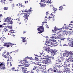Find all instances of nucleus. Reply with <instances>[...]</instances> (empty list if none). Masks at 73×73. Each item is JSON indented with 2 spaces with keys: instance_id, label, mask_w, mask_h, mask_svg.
Segmentation results:
<instances>
[{
  "instance_id": "7c9ffc66",
  "label": "nucleus",
  "mask_w": 73,
  "mask_h": 73,
  "mask_svg": "<svg viewBox=\"0 0 73 73\" xmlns=\"http://www.w3.org/2000/svg\"><path fill=\"white\" fill-rule=\"evenodd\" d=\"M5 55H9V52L7 51H5L4 52Z\"/></svg>"
},
{
  "instance_id": "20e7f679",
  "label": "nucleus",
  "mask_w": 73,
  "mask_h": 73,
  "mask_svg": "<svg viewBox=\"0 0 73 73\" xmlns=\"http://www.w3.org/2000/svg\"><path fill=\"white\" fill-rule=\"evenodd\" d=\"M4 46H6L7 48H9L11 46V47H12V44L10 42H5L3 45Z\"/></svg>"
},
{
  "instance_id": "bb28decb",
  "label": "nucleus",
  "mask_w": 73,
  "mask_h": 73,
  "mask_svg": "<svg viewBox=\"0 0 73 73\" xmlns=\"http://www.w3.org/2000/svg\"><path fill=\"white\" fill-rule=\"evenodd\" d=\"M1 2L2 3H4V4H6L7 3V0H1Z\"/></svg>"
},
{
  "instance_id": "3c124183",
  "label": "nucleus",
  "mask_w": 73,
  "mask_h": 73,
  "mask_svg": "<svg viewBox=\"0 0 73 73\" xmlns=\"http://www.w3.org/2000/svg\"><path fill=\"white\" fill-rule=\"evenodd\" d=\"M8 28L9 29H12V27L11 26H8Z\"/></svg>"
},
{
  "instance_id": "7ed1b4c3",
  "label": "nucleus",
  "mask_w": 73,
  "mask_h": 73,
  "mask_svg": "<svg viewBox=\"0 0 73 73\" xmlns=\"http://www.w3.org/2000/svg\"><path fill=\"white\" fill-rule=\"evenodd\" d=\"M21 15H24V17H25V19H28V17H29V15H30V13H28L27 12H26V13H21Z\"/></svg>"
},
{
  "instance_id": "79ce46f5",
  "label": "nucleus",
  "mask_w": 73,
  "mask_h": 73,
  "mask_svg": "<svg viewBox=\"0 0 73 73\" xmlns=\"http://www.w3.org/2000/svg\"><path fill=\"white\" fill-rule=\"evenodd\" d=\"M66 71H67V70H66V69H65L63 71V73H67L66 72Z\"/></svg>"
},
{
  "instance_id": "cd10ccee",
  "label": "nucleus",
  "mask_w": 73,
  "mask_h": 73,
  "mask_svg": "<svg viewBox=\"0 0 73 73\" xmlns=\"http://www.w3.org/2000/svg\"><path fill=\"white\" fill-rule=\"evenodd\" d=\"M57 9L54 7H53V11H54V13H56V11H57Z\"/></svg>"
},
{
  "instance_id": "a878e982",
  "label": "nucleus",
  "mask_w": 73,
  "mask_h": 73,
  "mask_svg": "<svg viewBox=\"0 0 73 73\" xmlns=\"http://www.w3.org/2000/svg\"><path fill=\"white\" fill-rule=\"evenodd\" d=\"M67 31H68V32H71V31H73V28L72 27L71 28H70V29L69 28H67Z\"/></svg>"
},
{
  "instance_id": "0eeeda50",
  "label": "nucleus",
  "mask_w": 73,
  "mask_h": 73,
  "mask_svg": "<svg viewBox=\"0 0 73 73\" xmlns=\"http://www.w3.org/2000/svg\"><path fill=\"white\" fill-rule=\"evenodd\" d=\"M51 41H47L46 42V45H48V46H50V45H53V43L52 42H53V41L52 40H50Z\"/></svg>"
},
{
  "instance_id": "a211bd4d",
  "label": "nucleus",
  "mask_w": 73,
  "mask_h": 73,
  "mask_svg": "<svg viewBox=\"0 0 73 73\" xmlns=\"http://www.w3.org/2000/svg\"><path fill=\"white\" fill-rule=\"evenodd\" d=\"M71 41L72 42H70V44H68L69 46L71 47H73V40H72Z\"/></svg>"
},
{
  "instance_id": "4be33fe9",
  "label": "nucleus",
  "mask_w": 73,
  "mask_h": 73,
  "mask_svg": "<svg viewBox=\"0 0 73 73\" xmlns=\"http://www.w3.org/2000/svg\"><path fill=\"white\" fill-rule=\"evenodd\" d=\"M58 30V28L56 27H54V29L53 30H52V31L53 32H55V31H57Z\"/></svg>"
},
{
  "instance_id": "4468645a",
  "label": "nucleus",
  "mask_w": 73,
  "mask_h": 73,
  "mask_svg": "<svg viewBox=\"0 0 73 73\" xmlns=\"http://www.w3.org/2000/svg\"><path fill=\"white\" fill-rule=\"evenodd\" d=\"M65 52H66V53H64V57H68L69 55L68 53V51L67 50H65Z\"/></svg>"
},
{
  "instance_id": "603ef678",
  "label": "nucleus",
  "mask_w": 73,
  "mask_h": 73,
  "mask_svg": "<svg viewBox=\"0 0 73 73\" xmlns=\"http://www.w3.org/2000/svg\"><path fill=\"white\" fill-rule=\"evenodd\" d=\"M42 32H43V31H40L38 33H39V34H40V33H42Z\"/></svg>"
},
{
  "instance_id": "4d7b16f0",
  "label": "nucleus",
  "mask_w": 73,
  "mask_h": 73,
  "mask_svg": "<svg viewBox=\"0 0 73 73\" xmlns=\"http://www.w3.org/2000/svg\"><path fill=\"white\" fill-rule=\"evenodd\" d=\"M13 23V22H12V21H10V23H9V24H12Z\"/></svg>"
},
{
  "instance_id": "de8ad7c7",
  "label": "nucleus",
  "mask_w": 73,
  "mask_h": 73,
  "mask_svg": "<svg viewBox=\"0 0 73 73\" xmlns=\"http://www.w3.org/2000/svg\"><path fill=\"white\" fill-rule=\"evenodd\" d=\"M8 9V7H5L4 8V10H7Z\"/></svg>"
},
{
  "instance_id": "72a5a7b5",
  "label": "nucleus",
  "mask_w": 73,
  "mask_h": 73,
  "mask_svg": "<svg viewBox=\"0 0 73 73\" xmlns=\"http://www.w3.org/2000/svg\"><path fill=\"white\" fill-rule=\"evenodd\" d=\"M2 65H3V66H5V64L4 63V62H2L0 64V66H1Z\"/></svg>"
},
{
  "instance_id": "423d86ee",
  "label": "nucleus",
  "mask_w": 73,
  "mask_h": 73,
  "mask_svg": "<svg viewBox=\"0 0 73 73\" xmlns=\"http://www.w3.org/2000/svg\"><path fill=\"white\" fill-rule=\"evenodd\" d=\"M64 59H65V58L63 57H61L60 58L58 59V61L59 62V64H61Z\"/></svg>"
},
{
  "instance_id": "338daca9",
  "label": "nucleus",
  "mask_w": 73,
  "mask_h": 73,
  "mask_svg": "<svg viewBox=\"0 0 73 73\" xmlns=\"http://www.w3.org/2000/svg\"><path fill=\"white\" fill-rule=\"evenodd\" d=\"M35 60L36 61H38V58H36Z\"/></svg>"
},
{
  "instance_id": "5fc2aeb1",
  "label": "nucleus",
  "mask_w": 73,
  "mask_h": 73,
  "mask_svg": "<svg viewBox=\"0 0 73 73\" xmlns=\"http://www.w3.org/2000/svg\"><path fill=\"white\" fill-rule=\"evenodd\" d=\"M58 73H61L62 71L60 70H59L58 71H57Z\"/></svg>"
},
{
  "instance_id": "8fccbe9b",
  "label": "nucleus",
  "mask_w": 73,
  "mask_h": 73,
  "mask_svg": "<svg viewBox=\"0 0 73 73\" xmlns=\"http://www.w3.org/2000/svg\"><path fill=\"white\" fill-rule=\"evenodd\" d=\"M63 8L62 7V6H60V9H59V10H62V9Z\"/></svg>"
},
{
  "instance_id": "6ab92c4d",
  "label": "nucleus",
  "mask_w": 73,
  "mask_h": 73,
  "mask_svg": "<svg viewBox=\"0 0 73 73\" xmlns=\"http://www.w3.org/2000/svg\"><path fill=\"white\" fill-rule=\"evenodd\" d=\"M43 53V52H40V54H38V55H36L35 54V56H36L37 57H40L41 56V55H42Z\"/></svg>"
},
{
  "instance_id": "f03ea898",
  "label": "nucleus",
  "mask_w": 73,
  "mask_h": 73,
  "mask_svg": "<svg viewBox=\"0 0 73 73\" xmlns=\"http://www.w3.org/2000/svg\"><path fill=\"white\" fill-rule=\"evenodd\" d=\"M47 51H48V53L51 52L53 55H55L56 54V53H57V50H52L50 49L49 48H48Z\"/></svg>"
},
{
  "instance_id": "69168bd1",
  "label": "nucleus",
  "mask_w": 73,
  "mask_h": 73,
  "mask_svg": "<svg viewBox=\"0 0 73 73\" xmlns=\"http://www.w3.org/2000/svg\"><path fill=\"white\" fill-rule=\"evenodd\" d=\"M2 68H3V70H4L5 69V66H3V67H2Z\"/></svg>"
},
{
  "instance_id": "c85d7f7f",
  "label": "nucleus",
  "mask_w": 73,
  "mask_h": 73,
  "mask_svg": "<svg viewBox=\"0 0 73 73\" xmlns=\"http://www.w3.org/2000/svg\"><path fill=\"white\" fill-rule=\"evenodd\" d=\"M56 34H53V36H52V37L53 38H55V39H56V38H57V36L55 35Z\"/></svg>"
},
{
  "instance_id": "f3484780",
  "label": "nucleus",
  "mask_w": 73,
  "mask_h": 73,
  "mask_svg": "<svg viewBox=\"0 0 73 73\" xmlns=\"http://www.w3.org/2000/svg\"><path fill=\"white\" fill-rule=\"evenodd\" d=\"M64 65H66L67 66H68V67H70V64L69 63H67L66 62H64Z\"/></svg>"
},
{
  "instance_id": "37998d69",
  "label": "nucleus",
  "mask_w": 73,
  "mask_h": 73,
  "mask_svg": "<svg viewBox=\"0 0 73 73\" xmlns=\"http://www.w3.org/2000/svg\"><path fill=\"white\" fill-rule=\"evenodd\" d=\"M3 56L5 58H9V56H6V55H4Z\"/></svg>"
},
{
  "instance_id": "58836bf2",
  "label": "nucleus",
  "mask_w": 73,
  "mask_h": 73,
  "mask_svg": "<svg viewBox=\"0 0 73 73\" xmlns=\"http://www.w3.org/2000/svg\"><path fill=\"white\" fill-rule=\"evenodd\" d=\"M34 73V71H33L32 70V71H28L27 72V73Z\"/></svg>"
},
{
  "instance_id": "ea45409f",
  "label": "nucleus",
  "mask_w": 73,
  "mask_h": 73,
  "mask_svg": "<svg viewBox=\"0 0 73 73\" xmlns=\"http://www.w3.org/2000/svg\"><path fill=\"white\" fill-rule=\"evenodd\" d=\"M0 23H1V21L0 20ZM4 26H3L1 25H0V28H4Z\"/></svg>"
},
{
  "instance_id": "412c9836",
  "label": "nucleus",
  "mask_w": 73,
  "mask_h": 73,
  "mask_svg": "<svg viewBox=\"0 0 73 73\" xmlns=\"http://www.w3.org/2000/svg\"><path fill=\"white\" fill-rule=\"evenodd\" d=\"M0 39L1 40V41H4V40H5V38L2 36V37L0 38Z\"/></svg>"
},
{
  "instance_id": "13d9d810",
  "label": "nucleus",
  "mask_w": 73,
  "mask_h": 73,
  "mask_svg": "<svg viewBox=\"0 0 73 73\" xmlns=\"http://www.w3.org/2000/svg\"><path fill=\"white\" fill-rule=\"evenodd\" d=\"M38 65H39V66H42V65L41 64H40V63H38Z\"/></svg>"
},
{
  "instance_id": "a19ab883",
  "label": "nucleus",
  "mask_w": 73,
  "mask_h": 73,
  "mask_svg": "<svg viewBox=\"0 0 73 73\" xmlns=\"http://www.w3.org/2000/svg\"><path fill=\"white\" fill-rule=\"evenodd\" d=\"M69 27H73V24H69L68 26Z\"/></svg>"
},
{
  "instance_id": "49530a36",
  "label": "nucleus",
  "mask_w": 73,
  "mask_h": 73,
  "mask_svg": "<svg viewBox=\"0 0 73 73\" xmlns=\"http://www.w3.org/2000/svg\"><path fill=\"white\" fill-rule=\"evenodd\" d=\"M9 30L8 29H4L3 31H5V32H8V31Z\"/></svg>"
},
{
  "instance_id": "473e14b6",
  "label": "nucleus",
  "mask_w": 73,
  "mask_h": 73,
  "mask_svg": "<svg viewBox=\"0 0 73 73\" xmlns=\"http://www.w3.org/2000/svg\"><path fill=\"white\" fill-rule=\"evenodd\" d=\"M64 67L65 69H67V70H69V68L67 67V66H64Z\"/></svg>"
},
{
  "instance_id": "9b49d317",
  "label": "nucleus",
  "mask_w": 73,
  "mask_h": 73,
  "mask_svg": "<svg viewBox=\"0 0 73 73\" xmlns=\"http://www.w3.org/2000/svg\"><path fill=\"white\" fill-rule=\"evenodd\" d=\"M26 62H24L23 63V66L28 67V66H29V63Z\"/></svg>"
},
{
  "instance_id": "bf43d9fd",
  "label": "nucleus",
  "mask_w": 73,
  "mask_h": 73,
  "mask_svg": "<svg viewBox=\"0 0 73 73\" xmlns=\"http://www.w3.org/2000/svg\"><path fill=\"white\" fill-rule=\"evenodd\" d=\"M67 71L68 73H70V70H68Z\"/></svg>"
},
{
  "instance_id": "6e6d98bb",
  "label": "nucleus",
  "mask_w": 73,
  "mask_h": 73,
  "mask_svg": "<svg viewBox=\"0 0 73 73\" xmlns=\"http://www.w3.org/2000/svg\"><path fill=\"white\" fill-rule=\"evenodd\" d=\"M48 4L50 3V2H51V0H48Z\"/></svg>"
},
{
  "instance_id": "f257e3e1",
  "label": "nucleus",
  "mask_w": 73,
  "mask_h": 73,
  "mask_svg": "<svg viewBox=\"0 0 73 73\" xmlns=\"http://www.w3.org/2000/svg\"><path fill=\"white\" fill-rule=\"evenodd\" d=\"M57 69H56V68L55 67H53V68H50L47 70V72L48 73H52V72L54 73H56Z\"/></svg>"
},
{
  "instance_id": "c9c22d12",
  "label": "nucleus",
  "mask_w": 73,
  "mask_h": 73,
  "mask_svg": "<svg viewBox=\"0 0 73 73\" xmlns=\"http://www.w3.org/2000/svg\"><path fill=\"white\" fill-rule=\"evenodd\" d=\"M44 50L47 51L48 50V47H44Z\"/></svg>"
},
{
  "instance_id": "f8f14e48",
  "label": "nucleus",
  "mask_w": 73,
  "mask_h": 73,
  "mask_svg": "<svg viewBox=\"0 0 73 73\" xmlns=\"http://www.w3.org/2000/svg\"><path fill=\"white\" fill-rule=\"evenodd\" d=\"M45 64H47V65L52 64V62L50 60H45Z\"/></svg>"
},
{
  "instance_id": "2eb2a0df",
  "label": "nucleus",
  "mask_w": 73,
  "mask_h": 73,
  "mask_svg": "<svg viewBox=\"0 0 73 73\" xmlns=\"http://www.w3.org/2000/svg\"><path fill=\"white\" fill-rule=\"evenodd\" d=\"M14 22H15V23H19V24H21V22L20 21V19H15Z\"/></svg>"
},
{
  "instance_id": "aec40b11",
  "label": "nucleus",
  "mask_w": 73,
  "mask_h": 73,
  "mask_svg": "<svg viewBox=\"0 0 73 73\" xmlns=\"http://www.w3.org/2000/svg\"><path fill=\"white\" fill-rule=\"evenodd\" d=\"M61 30H59L58 33H57V36H61Z\"/></svg>"
},
{
  "instance_id": "052dcab7",
  "label": "nucleus",
  "mask_w": 73,
  "mask_h": 73,
  "mask_svg": "<svg viewBox=\"0 0 73 73\" xmlns=\"http://www.w3.org/2000/svg\"><path fill=\"white\" fill-rule=\"evenodd\" d=\"M6 19H7V20H11V18L9 17H7Z\"/></svg>"
},
{
  "instance_id": "393cba45",
  "label": "nucleus",
  "mask_w": 73,
  "mask_h": 73,
  "mask_svg": "<svg viewBox=\"0 0 73 73\" xmlns=\"http://www.w3.org/2000/svg\"><path fill=\"white\" fill-rule=\"evenodd\" d=\"M32 11L33 10H32V8L31 7L29 9V10L26 11L25 12H27V13H29L30 12H32Z\"/></svg>"
},
{
  "instance_id": "dca6fc26",
  "label": "nucleus",
  "mask_w": 73,
  "mask_h": 73,
  "mask_svg": "<svg viewBox=\"0 0 73 73\" xmlns=\"http://www.w3.org/2000/svg\"><path fill=\"white\" fill-rule=\"evenodd\" d=\"M51 17L49 16L48 17V19H52L53 21H54V16H53V15L51 14Z\"/></svg>"
},
{
  "instance_id": "e433bc0d",
  "label": "nucleus",
  "mask_w": 73,
  "mask_h": 73,
  "mask_svg": "<svg viewBox=\"0 0 73 73\" xmlns=\"http://www.w3.org/2000/svg\"><path fill=\"white\" fill-rule=\"evenodd\" d=\"M68 53L69 55H70V56H71V55H72V54H73V53H72V52H68Z\"/></svg>"
},
{
  "instance_id": "9d476101",
  "label": "nucleus",
  "mask_w": 73,
  "mask_h": 73,
  "mask_svg": "<svg viewBox=\"0 0 73 73\" xmlns=\"http://www.w3.org/2000/svg\"><path fill=\"white\" fill-rule=\"evenodd\" d=\"M37 68H40V70L41 72H44V70H43L41 68V67L38 68V67H37V66L36 65H35L34 66V68L33 69V70H36V69H37Z\"/></svg>"
},
{
  "instance_id": "ddd939ff",
  "label": "nucleus",
  "mask_w": 73,
  "mask_h": 73,
  "mask_svg": "<svg viewBox=\"0 0 73 73\" xmlns=\"http://www.w3.org/2000/svg\"><path fill=\"white\" fill-rule=\"evenodd\" d=\"M37 30L38 31H44V27L42 26H40L37 29Z\"/></svg>"
},
{
  "instance_id": "6e6552de",
  "label": "nucleus",
  "mask_w": 73,
  "mask_h": 73,
  "mask_svg": "<svg viewBox=\"0 0 73 73\" xmlns=\"http://www.w3.org/2000/svg\"><path fill=\"white\" fill-rule=\"evenodd\" d=\"M43 57H44L45 58V59H46V60H49V58H51L53 60L54 59V57H52L51 56H49L48 55H44Z\"/></svg>"
},
{
  "instance_id": "f704fd0d",
  "label": "nucleus",
  "mask_w": 73,
  "mask_h": 73,
  "mask_svg": "<svg viewBox=\"0 0 73 73\" xmlns=\"http://www.w3.org/2000/svg\"><path fill=\"white\" fill-rule=\"evenodd\" d=\"M70 57H72V55L70 56H69V58H68V59H69L70 61H71L73 59V58Z\"/></svg>"
},
{
  "instance_id": "c03bdc74",
  "label": "nucleus",
  "mask_w": 73,
  "mask_h": 73,
  "mask_svg": "<svg viewBox=\"0 0 73 73\" xmlns=\"http://www.w3.org/2000/svg\"><path fill=\"white\" fill-rule=\"evenodd\" d=\"M64 53L63 54H60V56H61L62 57H64Z\"/></svg>"
},
{
  "instance_id": "4c0bfd02",
  "label": "nucleus",
  "mask_w": 73,
  "mask_h": 73,
  "mask_svg": "<svg viewBox=\"0 0 73 73\" xmlns=\"http://www.w3.org/2000/svg\"><path fill=\"white\" fill-rule=\"evenodd\" d=\"M61 35L57 36V38H62V37H61Z\"/></svg>"
},
{
  "instance_id": "2f4dec72",
  "label": "nucleus",
  "mask_w": 73,
  "mask_h": 73,
  "mask_svg": "<svg viewBox=\"0 0 73 73\" xmlns=\"http://www.w3.org/2000/svg\"><path fill=\"white\" fill-rule=\"evenodd\" d=\"M58 64H59V63H56V64H55V66H56V67H58V68H59L60 66V65Z\"/></svg>"
},
{
  "instance_id": "680f3d73",
  "label": "nucleus",
  "mask_w": 73,
  "mask_h": 73,
  "mask_svg": "<svg viewBox=\"0 0 73 73\" xmlns=\"http://www.w3.org/2000/svg\"><path fill=\"white\" fill-rule=\"evenodd\" d=\"M40 2H44V3H45V0H41Z\"/></svg>"
},
{
  "instance_id": "864d4df0",
  "label": "nucleus",
  "mask_w": 73,
  "mask_h": 73,
  "mask_svg": "<svg viewBox=\"0 0 73 73\" xmlns=\"http://www.w3.org/2000/svg\"><path fill=\"white\" fill-rule=\"evenodd\" d=\"M36 72H37V73H39V70H38V69L36 70Z\"/></svg>"
},
{
  "instance_id": "b1692460",
  "label": "nucleus",
  "mask_w": 73,
  "mask_h": 73,
  "mask_svg": "<svg viewBox=\"0 0 73 73\" xmlns=\"http://www.w3.org/2000/svg\"><path fill=\"white\" fill-rule=\"evenodd\" d=\"M26 37H25V38H23V37H22V40H22V41L23 42H26V41H27V40H26V39H25V38H26Z\"/></svg>"
},
{
  "instance_id": "1a4fd4ad",
  "label": "nucleus",
  "mask_w": 73,
  "mask_h": 73,
  "mask_svg": "<svg viewBox=\"0 0 73 73\" xmlns=\"http://www.w3.org/2000/svg\"><path fill=\"white\" fill-rule=\"evenodd\" d=\"M67 30V29H66V30H64L63 32V34L64 35H70V33Z\"/></svg>"
},
{
  "instance_id": "39448f33",
  "label": "nucleus",
  "mask_w": 73,
  "mask_h": 73,
  "mask_svg": "<svg viewBox=\"0 0 73 73\" xmlns=\"http://www.w3.org/2000/svg\"><path fill=\"white\" fill-rule=\"evenodd\" d=\"M24 64H23V65H21V64L18 65V66L19 67H20V68L21 67V68L22 69V70L23 71V73H28V71H27L26 70H25V67H23L22 66H24Z\"/></svg>"
},
{
  "instance_id": "5701e85b",
  "label": "nucleus",
  "mask_w": 73,
  "mask_h": 73,
  "mask_svg": "<svg viewBox=\"0 0 73 73\" xmlns=\"http://www.w3.org/2000/svg\"><path fill=\"white\" fill-rule=\"evenodd\" d=\"M39 4L40 5V7H44L45 6V4L41 3H39Z\"/></svg>"
},
{
  "instance_id": "0e129e2a",
  "label": "nucleus",
  "mask_w": 73,
  "mask_h": 73,
  "mask_svg": "<svg viewBox=\"0 0 73 73\" xmlns=\"http://www.w3.org/2000/svg\"><path fill=\"white\" fill-rule=\"evenodd\" d=\"M68 45V44H64L63 45V46H67Z\"/></svg>"
},
{
  "instance_id": "774afa93",
  "label": "nucleus",
  "mask_w": 73,
  "mask_h": 73,
  "mask_svg": "<svg viewBox=\"0 0 73 73\" xmlns=\"http://www.w3.org/2000/svg\"><path fill=\"white\" fill-rule=\"evenodd\" d=\"M11 21L10 20H8L7 21L8 23V24H9V23H10V22Z\"/></svg>"
},
{
  "instance_id": "c756f323",
  "label": "nucleus",
  "mask_w": 73,
  "mask_h": 73,
  "mask_svg": "<svg viewBox=\"0 0 73 73\" xmlns=\"http://www.w3.org/2000/svg\"><path fill=\"white\" fill-rule=\"evenodd\" d=\"M25 60H27V59H29L30 60H33V59L32 58V57L31 58L27 56V57L25 58Z\"/></svg>"
},
{
  "instance_id": "09e8293b",
  "label": "nucleus",
  "mask_w": 73,
  "mask_h": 73,
  "mask_svg": "<svg viewBox=\"0 0 73 73\" xmlns=\"http://www.w3.org/2000/svg\"><path fill=\"white\" fill-rule=\"evenodd\" d=\"M15 68L13 67V68H11V69L12 70H15V71H16V70H15Z\"/></svg>"
},
{
  "instance_id": "a18cd8bd",
  "label": "nucleus",
  "mask_w": 73,
  "mask_h": 73,
  "mask_svg": "<svg viewBox=\"0 0 73 73\" xmlns=\"http://www.w3.org/2000/svg\"><path fill=\"white\" fill-rule=\"evenodd\" d=\"M66 60L67 61L66 62H67V64H70V63H69V59H67Z\"/></svg>"
},
{
  "instance_id": "e2e57ef3",
  "label": "nucleus",
  "mask_w": 73,
  "mask_h": 73,
  "mask_svg": "<svg viewBox=\"0 0 73 73\" xmlns=\"http://www.w3.org/2000/svg\"><path fill=\"white\" fill-rule=\"evenodd\" d=\"M48 0H45V3H48Z\"/></svg>"
}]
</instances>
